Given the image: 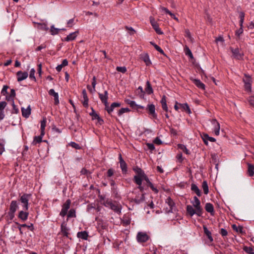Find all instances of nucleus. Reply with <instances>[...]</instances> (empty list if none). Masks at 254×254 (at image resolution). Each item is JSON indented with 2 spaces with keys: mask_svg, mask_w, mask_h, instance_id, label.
<instances>
[{
  "mask_svg": "<svg viewBox=\"0 0 254 254\" xmlns=\"http://www.w3.org/2000/svg\"><path fill=\"white\" fill-rule=\"evenodd\" d=\"M204 208H205V210L207 212L210 213V214L211 216H214L215 211H214V206L212 203H209V202L206 203L205 204Z\"/></svg>",
  "mask_w": 254,
  "mask_h": 254,
  "instance_id": "5701e85b",
  "label": "nucleus"
},
{
  "mask_svg": "<svg viewBox=\"0 0 254 254\" xmlns=\"http://www.w3.org/2000/svg\"><path fill=\"white\" fill-rule=\"evenodd\" d=\"M121 106V104L120 103L114 102L112 103L109 110H107V113L110 115L112 116L111 113L114 111V109L116 107H120Z\"/></svg>",
  "mask_w": 254,
  "mask_h": 254,
  "instance_id": "7c9ffc66",
  "label": "nucleus"
},
{
  "mask_svg": "<svg viewBox=\"0 0 254 254\" xmlns=\"http://www.w3.org/2000/svg\"><path fill=\"white\" fill-rule=\"evenodd\" d=\"M130 219L129 218H125L124 217L123 219L121 220V223L123 224L124 226H127L130 224Z\"/></svg>",
  "mask_w": 254,
  "mask_h": 254,
  "instance_id": "8fccbe9b",
  "label": "nucleus"
},
{
  "mask_svg": "<svg viewBox=\"0 0 254 254\" xmlns=\"http://www.w3.org/2000/svg\"><path fill=\"white\" fill-rule=\"evenodd\" d=\"M132 170L136 174V175H135L133 177V182H135V178H139L141 179V181H143V178L146 176L144 171L137 166L133 167Z\"/></svg>",
  "mask_w": 254,
  "mask_h": 254,
  "instance_id": "39448f33",
  "label": "nucleus"
},
{
  "mask_svg": "<svg viewBox=\"0 0 254 254\" xmlns=\"http://www.w3.org/2000/svg\"><path fill=\"white\" fill-rule=\"evenodd\" d=\"M91 109L92 112L89 113V115L92 117V120H94L96 119V118L98 117L99 115L97 114L94 109L91 107Z\"/></svg>",
  "mask_w": 254,
  "mask_h": 254,
  "instance_id": "6e6d98bb",
  "label": "nucleus"
},
{
  "mask_svg": "<svg viewBox=\"0 0 254 254\" xmlns=\"http://www.w3.org/2000/svg\"><path fill=\"white\" fill-rule=\"evenodd\" d=\"M61 31L60 29L55 28L54 25H52L50 30V33L52 35H55L59 33Z\"/></svg>",
  "mask_w": 254,
  "mask_h": 254,
  "instance_id": "c03bdc74",
  "label": "nucleus"
},
{
  "mask_svg": "<svg viewBox=\"0 0 254 254\" xmlns=\"http://www.w3.org/2000/svg\"><path fill=\"white\" fill-rule=\"evenodd\" d=\"M166 99H167L166 96L165 95H163L162 96L161 100L160 101L162 108L163 110L167 109V108H168Z\"/></svg>",
  "mask_w": 254,
  "mask_h": 254,
  "instance_id": "ea45409f",
  "label": "nucleus"
},
{
  "mask_svg": "<svg viewBox=\"0 0 254 254\" xmlns=\"http://www.w3.org/2000/svg\"><path fill=\"white\" fill-rule=\"evenodd\" d=\"M122 205L117 201H114V205L112 206L111 209L114 211L115 212L120 214L121 213Z\"/></svg>",
  "mask_w": 254,
  "mask_h": 254,
  "instance_id": "412c9836",
  "label": "nucleus"
},
{
  "mask_svg": "<svg viewBox=\"0 0 254 254\" xmlns=\"http://www.w3.org/2000/svg\"><path fill=\"white\" fill-rule=\"evenodd\" d=\"M45 133L41 132L40 135L39 136H35L34 137L33 140L32 142L33 145H36L37 144L40 143L43 141V137Z\"/></svg>",
  "mask_w": 254,
  "mask_h": 254,
  "instance_id": "a878e982",
  "label": "nucleus"
},
{
  "mask_svg": "<svg viewBox=\"0 0 254 254\" xmlns=\"http://www.w3.org/2000/svg\"><path fill=\"white\" fill-rule=\"evenodd\" d=\"M49 94L51 96L54 97V104L56 105L59 104V94L56 92L53 89H51L49 91Z\"/></svg>",
  "mask_w": 254,
  "mask_h": 254,
  "instance_id": "393cba45",
  "label": "nucleus"
},
{
  "mask_svg": "<svg viewBox=\"0 0 254 254\" xmlns=\"http://www.w3.org/2000/svg\"><path fill=\"white\" fill-rule=\"evenodd\" d=\"M203 229L204 234L207 236L210 242H212L213 241V239L212 237L211 232L208 230L207 227L205 225L203 226Z\"/></svg>",
  "mask_w": 254,
  "mask_h": 254,
  "instance_id": "c756f323",
  "label": "nucleus"
},
{
  "mask_svg": "<svg viewBox=\"0 0 254 254\" xmlns=\"http://www.w3.org/2000/svg\"><path fill=\"white\" fill-rule=\"evenodd\" d=\"M185 36L189 38L190 42H193L194 39L191 37V33L188 29L185 30Z\"/></svg>",
  "mask_w": 254,
  "mask_h": 254,
  "instance_id": "5fc2aeb1",
  "label": "nucleus"
},
{
  "mask_svg": "<svg viewBox=\"0 0 254 254\" xmlns=\"http://www.w3.org/2000/svg\"><path fill=\"white\" fill-rule=\"evenodd\" d=\"M46 123H47V119L46 117H43L42 120L41 121V127H40V130H41V132H42V133H45V127L46 126Z\"/></svg>",
  "mask_w": 254,
  "mask_h": 254,
  "instance_id": "c9c22d12",
  "label": "nucleus"
},
{
  "mask_svg": "<svg viewBox=\"0 0 254 254\" xmlns=\"http://www.w3.org/2000/svg\"><path fill=\"white\" fill-rule=\"evenodd\" d=\"M38 28L41 30L47 31L49 30V28L47 26V24L43 23H38Z\"/></svg>",
  "mask_w": 254,
  "mask_h": 254,
  "instance_id": "de8ad7c7",
  "label": "nucleus"
},
{
  "mask_svg": "<svg viewBox=\"0 0 254 254\" xmlns=\"http://www.w3.org/2000/svg\"><path fill=\"white\" fill-rule=\"evenodd\" d=\"M146 110L147 111L148 114L151 116L153 118L156 119L157 115L155 112V106L153 104H148L146 107Z\"/></svg>",
  "mask_w": 254,
  "mask_h": 254,
  "instance_id": "9b49d317",
  "label": "nucleus"
},
{
  "mask_svg": "<svg viewBox=\"0 0 254 254\" xmlns=\"http://www.w3.org/2000/svg\"><path fill=\"white\" fill-rule=\"evenodd\" d=\"M12 109L11 111L12 114H18L19 113V109L15 105L14 102L12 103Z\"/></svg>",
  "mask_w": 254,
  "mask_h": 254,
  "instance_id": "680f3d73",
  "label": "nucleus"
},
{
  "mask_svg": "<svg viewBox=\"0 0 254 254\" xmlns=\"http://www.w3.org/2000/svg\"><path fill=\"white\" fill-rule=\"evenodd\" d=\"M247 174L250 177H253L254 175V165L253 164L248 163Z\"/></svg>",
  "mask_w": 254,
  "mask_h": 254,
  "instance_id": "473e14b6",
  "label": "nucleus"
},
{
  "mask_svg": "<svg viewBox=\"0 0 254 254\" xmlns=\"http://www.w3.org/2000/svg\"><path fill=\"white\" fill-rule=\"evenodd\" d=\"M161 9L162 11H164L166 14H169L171 18L175 20L176 21H179L178 18L177 17L174 13H172L167 8L162 6L161 7Z\"/></svg>",
  "mask_w": 254,
  "mask_h": 254,
  "instance_id": "cd10ccee",
  "label": "nucleus"
},
{
  "mask_svg": "<svg viewBox=\"0 0 254 254\" xmlns=\"http://www.w3.org/2000/svg\"><path fill=\"white\" fill-rule=\"evenodd\" d=\"M9 88V86L7 85H4L1 91V95L5 96L8 94L7 89Z\"/></svg>",
  "mask_w": 254,
  "mask_h": 254,
  "instance_id": "13d9d810",
  "label": "nucleus"
},
{
  "mask_svg": "<svg viewBox=\"0 0 254 254\" xmlns=\"http://www.w3.org/2000/svg\"><path fill=\"white\" fill-rule=\"evenodd\" d=\"M190 80L193 82V84L198 88L204 90L205 89V85L199 79H195L193 77H190Z\"/></svg>",
  "mask_w": 254,
  "mask_h": 254,
  "instance_id": "4468645a",
  "label": "nucleus"
},
{
  "mask_svg": "<svg viewBox=\"0 0 254 254\" xmlns=\"http://www.w3.org/2000/svg\"><path fill=\"white\" fill-rule=\"evenodd\" d=\"M102 204L105 207H110V208L111 209L112 206H113L114 205V201H113V200L110 198H107L105 199V201H104Z\"/></svg>",
  "mask_w": 254,
  "mask_h": 254,
  "instance_id": "58836bf2",
  "label": "nucleus"
},
{
  "mask_svg": "<svg viewBox=\"0 0 254 254\" xmlns=\"http://www.w3.org/2000/svg\"><path fill=\"white\" fill-rule=\"evenodd\" d=\"M176 158L177 159L178 161L180 163H182L184 158L183 157V155L182 153H178L176 156Z\"/></svg>",
  "mask_w": 254,
  "mask_h": 254,
  "instance_id": "69168bd1",
  "label": "nucleus"
},
{
  "mask_svg": "<svg viewBox=\"0 0 254 254\" xmlns=\"http://www.w3.org/2000/svg\"><path fill=\"white\" fill-rule=\"evenodd\" d=\"M245 78H243V81L244 83H252V78L250 75L246 73L244 74Z\"/></svg>",
  "mask_w": 254,
  "mask_h": 254,
  "instance_id": "09e8293b",
  "label": "nucleus"
},
{
  "mask_svg": "<svg viewBox=\"0 0 254 254\" xmlns=\"http://www.w3.org/2000/svg\"><path fill=\"white\" fill-rule=\"evenodd\" d=\"M120 167L123 174H126L127 172V166L126 162L123 159L122 154L120 153L119 156Z\"/></svg>",
  "mask_w": 254,
  "mask_h": 254,
  "instance_id": "f8f14e48",
  "label": "nucleus"
},
{
  "mask_svg": "<svg viewBox=\"0 0 254 254\" xmlns=\"http://www.w3.org/2000/svg\"><path fill=\"white\" fill-rule=\"evenodd\" d=\"M191 190L194 191L198 196H200L201 195V191L198 187L194 184L191 185Z\"/></svg>",
  "mask_w": 254,
  "mask_h": 254,
  "instance_id": "e433bc0d",
  "label": "nucleus"
},
{
  "mask_svg": "<svg viewBox=\"0 0 254 254\" xmlns=\"http://www.w3.org/2000/svg\"><path fill=\"white\" fill-rule=\"evenodd\" d=\"M22 115L25 118H28L31 113V108L30 105H29L27 109H25L24 108H21Z\"/></svg>",
  "mask_w": 254,
  "mask_h": 254,
  "instance_id": "b1692460",
  "label": "nucleus"
},
{
  "mask_svg": "<svg viewBox=\"0 0 254 254\" xmlns=\"http://www.w3.org/2000/svg\"><path fill=\"white\" fill-rule=\"evenodd\" d=\"M239 18H240V28L236 31L235 35L237 37H240V35L243 33V23L244 21L245 13L244 11H240L239 12Z\"/></svg>",
  "mask_w": 254,
  "mask_h": 254,
  "instance_id": "20e7f679",
  "label": "nucleus"
},
{
  "mask_svg": "<svg viewBox=\"0 0 254 254\" xmlns=\"http://www.w3.org/2000/svg\"><path fill=\"white\" fill-rule=\"evenodd\" d=\"M140 59L145 63L147 66H149L152 64V63L150 60L149 55L147 53L141 55Z\"/></svg>",
  "mask_w": 254,
  "mask_h": 254,
  "instance_id": "bb28decb",
  "label": "nucleus"
},
{
  "mask_svg": "<svg viewBox=\"0 0 254 254\" xmlns=\"http://www.w3.org/2000/svg\"><path fill=\"white\" fill-rule=\"evenodd\" d=\"M146 93L148 95H150L153 93V90L151 85L149 81H147L146 83V87L145 88Z\"/></svg>",
  "mask_w": 254,
  "mask_h": 254,
  "instance_id": "72a5a7b5",
  "label": "nucleus"
},
{
  "mask_svg": "<svg viewBox=\"0 0 254 254\" xmlns=\"http://www.w3.org/2000/svg\"><path fill=\"white\" fill-rule=\"evenodd\" d=\"M243 250L248 254H254V250L252 247L244 246Z\"/></svg>",
  "mask_w": 254,
  "mask_h": 254,
  "instance_id": "864d4df0",
  "label": "nucleus"
},
{
  "mask_svg": "<svg viewBox=\"0 0 254 254\" xmlns=\"http://www.w3.org/2000/svg\"><path fill=\"white\" fill-rule=\"evenodd\" d=\"M202 187L204 193L205 194H208L209 192V189L208 184L206 181H204L202 184Z\"/></svg>",
  "mask_w": 254,
  "mask_h": 254,
  "instance_id": "49530a36",
  "label": "nucleus"
},
{
  "mask_svg": "<svg viewBox=\"0 0 254 254\" xmlns=\"http://www.w3.org/2000/svg\"><path fill=\"white\" fill-rule=\"evenodd\" d=\"M116 70L122 73H125L127 71V68L125 66H117L116 68Z\"/></svg>",
  "mask_w": 254,
  "mask_h": 254,
  "instance_id": "0e129e2a",
  "label": "nucleus"
},
{
  "mask_svg": "<svg viewBox=\"0 0 254 254\" xmlns=\"http://www.w3.org/2000/svg\"><path fill=\"white\" fill-rule=\"evenodd\" d=\"M149 238V236L146 233L142 232H138L136 236L137 242L140 243L146 242Z\"/></svg>",
  "mask_w": 254,
  "mask_h": 254,
  "instance_id": "1a4fd4ad",
  "label": "nucleus"
},
{
  "mask_svg": "<svg viewBox=\"0 0 254 254\" xmlns=\"http://www.w3.org/2000/svg\"><path fill=\"white\" fill-rule=\"evenodd\" d=\"M195 67L198 70L199 73L201 75V76L204 75L205 77L207 78V76L204 72V71L202 69L200 66L198 64H196L195 65Z\"/></svg>",
  "mask_w": 254,
  "mask_h": 254,
  "instance_id": "4d7b16f0",
  "label": "nucleus"
},
{
  "mask_svg": "<svg viewBox=\"0 0 254 254\" xmlns=\"http://www.w3.org/2000/svg\"><path fill=\"white\" fill-rule=\"evenodd\" d=\"M88 236V233L86 231L78 232L77 234V237L78 238H80L84 240H87Z\"/></svg>",
  "mask_w": 254,
  "mask_h": 254,
  "instance_id": "c85d7f7f",
  "label": "nucleus"
},
{
  "mask_svg": "<svg viewBox=\"0 0 254 254\" xmlns=\"http://www.w3.org/2000/svg\"><path fill=\"white\" fill-rule=\"evenodd\" d=\"M114 169L113 168H110V169H108L107 172V177L108 178H110L114 175Z\"/></svg>",
  "mask_w": 254,
  "mask_h": 254,
  "instance_id": "338daca9",
  "label": "nucleus"
},
{
  "mask_svg": "<svg viewBox=\"0 0 254 254\" xmlns=\"http://www.w3.org/2000/svg\"><path fill=\"white\" fill-rule=\"evenodd\" d=\"M211 123L213 125H214V131L215 135H218L219 134V131H220V128L219 123L218 122L217 120L215 119H213L211 120Z\"/></svg>",
  "mask_w": 254,
  "mask_h": 254,
  "instance_id": "4be33fe9",
  "label": "nucleus"
},
{
  "mask_svg": "<svg viewBox=\"0 0 254 254\" xmlns=\"http://www.w3.org/2000/svg\"><path fill=\"white\" fill-rule=\"evenodd\" d=\"M15 223L16 225L20 226V227H26V228H28L31 231H33L34 230V225L32 223H31L30 225H28L26 224H20L17 222H15Z\"/></svg>",
  "mask_w": 254,
  "mask_h": 254,
  "instance_id": "79ce46f5",
  "label": "nucleus"
},
{
  "mask_svg": "<svg viewBox=\"0 0 254 254\" xmlns=\"http://www.w3.org/2000/svg\"><path fill=\"white\" fill-rule=\"evenodd\" d=\"M97 229L99 233L101 234H103V230L108 229V225L106 222L103 221H99L97 224Z\"/></svg>",
  "mask_w": 254,
  "mask_h": 254,
  "instance_id": "f3484780",
  "label": "nucleus"
},
{
  "mask_svg": "<svg viewBox=\"0 0 254 254\" xmlns=\"http://www.w3.org/2000/svg\"><path fill=\"white\" fill-rule=\"evenodd\" d=\"M16 76L17 81L20 82L26 79L28 76V74L26 71H22L20 70L17 72Z\"/></svg>",
  "mask_w": 254,
  "mask_h": 254,
  "instance_id": "dca6fc26",
  "label": "nucleus"
},
{
  "mask_svg": "<svg viewBox=\"0 0 254 254\" xmlns=\"http://www.w3.org/2000/svg\"><path fill=\"white\" fill-rule=\"evenodd\" d=\"M179 105L183 109V111H186L188 114H190L191 113L190 107L187 103H179Z\"/></svg>",
  "mask_w": 254,
  "mask_h": 254,
  "instance_id": "4c0bfd02",
  "label": "nucleus"
},
{
  "mask_svg": "<svg viewBox=\"0 0 254 254\" xmlns=\"http://www.w3.org/2000/svg\"><path fill=\"white\" fill-rule=\"evenodd\" d=\"M142 181L141 179L139 178H135V182H134L136 185H138L137 188L142 193H144V190H145L144 187L142 186Z\"/></svg>",
  "mask_w": 254,
  "mask_h": 254,
  "instance_id": "2f4dec72",
  "label": "nucleus"
},
{
  "mask_svg": "<svg viewBox=\"0 0 254 254\" xmlns=\"http://www.w3.org/2000/svg\"><path fill=\"white\" fill-rule=\"evenodd\" d=\"M78 33H79V31L77 30L76 31L68 35L65 38H64V39H62V41L68 42V41L74 40L76 39V38L77 36V34Z\"/></svg>",
  "mask_w": 254,
  "mask_h": 254,
  "instance_id": "aec40b11",
  "label": "nucleus"
},
{
  "mask_svg": "<svg viewBox=\"0 0 254 254\" xmlns=\"http://www.w3.org/2000/svg\"><path fill=\"white\" fill-rule=\"evenodd\" d=\"M35 70L34 68H32L30 71L29 78L35 81H36V79L35 76Z\"/></svg>",
  "mask_w": 254,
  "mask_h": 254,
  "instance_id": "bf43d9fd",
  "label": "nucleus"
},
{
  "mask_svg": "<svg viewBox=\"0 0 254 254\" xmlns=\"http://www.w3.org/2000/svg\"><path fill=\"white\" fill-rule=\"evenodd\" d=\"M178 148L182 150L186 154H190V151L187 148L186 146L183 144H178L177 145Z\"/></svg>",
  "mask_w": 254,
  "mask_h": 254,
  "instance_id": "a18cd8bd",
  "label": "nucleus"
},
{
  "mask_svg": "<svg viewBox=\"0 0 254 254\" xmlns=\"http://www.w3.org/2000/svg\"><path fill=\"white\" fill-rule=\"evenodd\" d=\"M69 145H70L72 147L76 149H81V147L77 143L75 142H71L69 143Z\"/></svg>",
  "mask_w": 254,
  "mask_h": 254,
  "instance_id": "052dcab7",
  "label": "nucleus"
},
{
  "mask_svg": "<svg viewBox=\"0 0 254 254\" xmlns=\"http://www.w3.org/2000/svg\"><path fill=\"white\" fill-rule=\"evenodd\" d=\"M165 202L169 205L170 208H166L165 209V212L166 213H173L177 210V208L176 206V204L173 200L169 196L165 200Z\"/></svg>",
  "mask_w": 254,
  "mask_h": 254,
  "instance_id": "7ed1b4c3",
  "label": "nucleus"
},
{
  "mask_svg": "<svg viewBox=\"0 0 254 254\" xmlns=\"http://www.w3.org/2000/svg\"><path fill=\"white\" fill-rule=\"evenodd\" d=\"M98 95L102 102L108 99V92L107 90L104 91V94L99 93Z\"/></svg>",
  "mask_w": 254,
  "mask_h": 254,
  "instance_id": "a19ab883",
  "label": "nucleus"
},
{
  "mask_svg": "<svg viewBox=\"0 0 254 254\" xmlns=\"http://www.w3.org/2000/svg\"><path fill=\"white\" fill-rule=\"evenodd\" d=\"M248 101L251 106H254V96L249 97L248 99Z\"/></svg>",
  "mask_w": 254,
  "mask_h": 254,
  "instance_id": "774afa93",
  "label": "nucleus"
},
{
  "mask_svg": "<svg viewBox=\"0 0 254 254\" xmlns=\"http://www.w3.org/2000/svg\"><path fill=\"white\" fill-rule=\"evenodd\" d=\"M71 204V200L69 199H68L66 200L65 203L62 206V209L61 211L60 212V215L64 217L67 214V211L70 207V205Z\"/></svg>",
  "mask_w": 254,
  "mask_h": 254,
  "instance_id": "9d476101",
  "label": "nucleus"
},
{
  "mask_svg": "<svg viewBox=\"0 0 254 254\" xmlns=\"http://www.w3.org/2000/svg\"><path fill=\"white\" fill-rule=\"evenodd\" d=\"M252 83H244V88L246 91L252 92Z\"/></svg>",
  "mask_w": 254,
  "mask_h": 254,
  "instance_id": "603ef678",
  "label": "nucleus"
},
{
  "mask_svg": "<svg viewBox=\"0 0 254 254\" xmlns=\"http://www.w3.org/2000/svg\"><path fill=\"white\" fill-rule=\"evenodd\" d=\"M74 24V18H71L67 21V27L69 28H71Z\"/></svg>",
  "mask_w": 254,
  "mask_h": 254,
  "instance_id": "e2e57ef3",
  "label": "nucleus"
},
{
  "mask_svg": "<svg viewBox=\"0 0 254 254\" xmlns=\"http://www.w3.org/2000/svg\"><path fill=\"white\" fill-rule=\"evenodd\" d=\"M150 23L152 26L154 30L155 31L156 33L159 35H161L163 34V32L162 31L161 29L159 28V24L155 21V18L153 16H150L149 17Z\"/></svg>",
  "mask_w": 254,
  "mask_h": 254,
  "instance_id": "6e6552de",
  "label": "nucleus"
},
{
  "mask_svg": "<svg viewBox=\"0 0 254 254\" xmlns=\"http://www.w3.org/2000/svg\"><path fill=\"white\" fill-rule=\"evenodd\" d=\"M68 218H74L76 217V212L74 209H70L68 211L67 214Z\"/></svg>",
  "mask_w": 254,
  "mask_h": 254,
  "instance_id": "3c124183",
  "label": "nucleus"
},
{
  "mask_svg": "<svg viewBox=\"0 0 254 254\" xmlns=\"http://www.w3.org/2000/svg\"><path fill=\"white\" fill-rule=\"evenodd\" d=\"M201 138L204 142V143L206 145H208V141H210L211 142H215L216 139L213 137L209 136L208 134L205 133H203L201 135Z\"/></svg>",
  "mask_w": 254,
  "mask_h": 254,
  "instance_id": "6ab92c4d",
  "label": "nucleus"
},
{
  "mask_svg": "<svg viewBox=\"0 0 254 254\" xmlns=\"http://www.w3.org/2000/svg\"><path fill=\"white\" fill-rule=\"evenodd\" d=\"M18 203L16 200H12L9 205V211L6 216L7 220H12L15 217V213L18 209Z\"/></svg>",
  "mask_w": 254,
  "mask_h": 254,
  "instance_id": "f03ea898",
  "label": "nucleus"
},
{
  "mask_svg": "<svg viewBox=\"0 0 254 254\" xmlns=\"http://www.w3.org/2000/svg\"><path fill=\"white\" fill-rule=\"evenodd\" d=\"M230 51L233 54V57L236 60H241L243 59L244 54L243 53H241L239 48H230Z\"/></svg>",
  "mask_w": 254,
  "mask_h": 254,
  "instance_id": "0eeeda50",
  "label": "nucleus"
},
{
  "mask_svg": "<svg viewBox=\"0 0 254 254\" xmlns=\"http://www.w3.org/2000/svg\"><path fill=\"white\" fill-rule=\"evenodd\" d=\"M193 199L194 201V203L193 204V207L197 209L198 212H203V208L200 204V201L199 199L196 196H194L193 197Z\"/></svg>",
  "mask_w": 254,
  "mask_h": 254,
  "instance_id": "a211bd4d",
  "label": "nucleus"
},
{
  "mask_svg": "<svg viewBox=\"0 0 254 254\" xmlns=\"http://www.w3.org/2000/svg\"><path fill=\"white\" fill-rule=\"evenodd\" d=\"M144 180L146 183V186L147 187H150V189L153 191L155 193H158L159 192V190L157 189V188L155 187L153 184L150 182L148 176L146 175L143 178V181Z\"/></svg>",
  "mask_w": 254,
  "mask_h": 254,
  "instance_id": "ddd939ff",
  "label": "nucleus"
},
{
  "mask_svg": "<svg viewBox=\"0 0 254 254\" xmlns=\"http://www.w3.org/2000/svg\"><path fill=\"white\" fill-rule=\"evenodd\" d=\"M31 196V193H24L19 198V201L23 204L22 207L24 211L21 210L19 212L18 218L23 222L26 221L29 216V212L27 211L29 208V200Z\"/></svg>",
  "mask_w": 254,
  "mask_h": 254,
  "instance_id": "f257e3e1",
  "label": "nucleus"
},
{
  "mask_svg": "<svg viewBox=\"0 0 254 254\" xmlns=\"http://www.w3.org/2000/svg\"><path fill=\"white\" fill-rule=\"evenodd\" d=\"M66 223L65 221H63L61 225V232L63 235L66 238H69V229L66 227Z\"/></svg>",
  "mask_w": 254,
  "mask_h": 254,
  "instance_id": "2eb2a0df",
  "label": "nucleus"
},
{
  "mask_svg": "<svg viewBox=\"0 0 254 254\" xmlns=\"http://www.w3.org/2000/svg\"><path fill=\"white\" fill-rule=\"evenodd\" d=\"M186 213L190 217H192L194 214H196L197 216L202 217L203 212H198L197 209H194L192 206L190 205H188L186 207Z\"/></svg>",
  "mask_w": 254,
  "mask_h": 254,
  "instance_id": "423d86ee",
  "label": "nucleus"
},
{
  "mask_svg": "<svg viewBox=\"0 0 254 254\" xmlns=\"http://www.w3.org/2000/svg\"><path fill=\"white\" fill-rule=\"evenodd\" d=\"M233 229L237 232H239L241 234H245L246 232L243 230V227L242 226H239L237 227L236 225L233 224L232 226Z\"/></svg>",
  "mask_w": 254,
  "mask_h": 254,
  "instance_id": "f704fd0d",
  "label": "nucleus"
},
{
  "mask_svg": "<svg viewBox=\"0 0 254 254\" xmlns=\"http://www.w3.org/2000/svg\"><path fill=\"white\" fill-rule=\"evenodd\" d=\"M184 51L185 52V54L188 56L190 59H193V56L190 49V48L187 46H186L184 48Z\"/></svg>",
  "mask_w": 254,
  "mask_h": 254,
  "instance_id": "37998d69",
  "label": "nucleus"
}]
</instances>
